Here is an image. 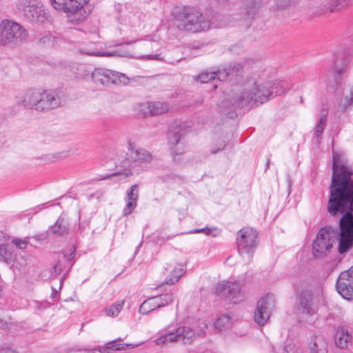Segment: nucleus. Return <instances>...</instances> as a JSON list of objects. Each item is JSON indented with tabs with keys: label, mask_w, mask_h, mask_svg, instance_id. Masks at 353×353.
<instances>
[{
	"label": "nucleus",
	"mask_w": 353,
	"mask_h": 353,
	"mask_svg": "<svg viewBox=\"0 0 353 353\" xmlns=\"http://www.w3.org/2000/svg\"><path fill=\"white\" fill-rule=\"evenodd\" d=\"M349 167L342 164L336 155L333 157V174L330 188L327 211L332 215L343 214L339 221L340 232L330 226L319 230L312 244L316 259L325 256L331 252L338 237L339 252H347L353 247V181Z\"/></svg>",
	"instance_id": "nucleus-1"
},
{
	"label": "nucleus",
	"mask_w": 353,
	"mask_h": 353,
	"mask_svg": "<svg viewBox=\"0 0 353 353\" xmlns=\"http://www.w3.org/2000/svg\"><path fill=\"white\" fill-rule=\"evenodd\" d=\"M277 83H270L259 85L254 79L250 80L244 84L240 92L236 94L233 103L239 107L259 105L269 99L281 94V91L277 89Z\"/></svg>",
	"instance_id": "nucleus-2"
},
{
	"label": "nucleus",
	"mask_w": 353,
	"mask_h": 353,
	"mask_svg": "<svg viewBox=\"0 0 353 353\" xmlns=\"http://www.w3.org/2000/svg\"><path fill=\"white\" fill-rule=\"evenodd\" d=\"M17 103L38 112H45L58 108L61 104V100L54 90L37 88L27 90Z\"/></svg>",
	"instance_id": "nucleus-3"
},
{
	"label": "nucleus",
	"mask_w": 353,
	"mask_h": 353,
	"mask_svg": "<svg viewBox=\"0 0 353 353\" xmlns=\"http://www.w3.org/2000/svg\"><path fill=\"white\" fill-rule=\"evenodd\" d=\"M172 15L174 23L180 30L199 32L210 28V21L194 8L176 6L173 8Z\"/></svg>",
	"instance_id": "nucleus-4"
},
{
	"label": "nucleus",
	"mask_w": 353,
	"mask_h": 353,
	"mask_svg": "<svg viewBox=\"0 0 353 353\" xmlns=\"http://www.w3.org/2000/svg\"><path fill=\"white\" fill-rule=\"evenodd\" d=\"M206 328L207 325L204 322L200 323L197 327L189 325L179 326L175 330H165L155 340V343L158 345L173 342L190 344L196 336L204 335Z\"/></svg>",
	"instance_id": "nucleus-5"
},
{
	"label": "nucleus",
	"mask_w": 353,
	"mask_h": 353,
	"mask_svg": "<svg viewBox=\"0 0 353 353\" xmlns=\"http://www.w3.org/2000/svg\"><path fill=\"white\" fill-rule=\"evenodd\" d=\"M28 33L19 23L4 19L0 23V44L14 48L23 43L27 39Z\"/></svg>",
	"instance_id": "nucleus-6"
},
{
	"label": "nucleus",
	"mask_w": 353,
	"mask_h": 353,
	"mask_svg": "<svg viewBox=\"0 0 353 353\" xmlns=\"http://www.w3.org/2000/svg\"><path fill=\"white\" fill-rule=\"evenodd\" d=\"M18 12L28 20L43 23L50 18L48 11L39 0H17Z\"/></svg>",
	"instance_id": "nucleus-7"
},
{
	"label": "nucleus",
	"mask_w": 353,
	"mask_h": 353,
	"mask_svg": "<svg viewBox=\"0 0 353 353\" xmlns=\"http://www.w3.org/2000/svg\"><path fill=\"white\" fill-rule=\"evenodd\" d=\"M91 79L94 84L105 87L125 85L130 83V78L125 74L103 68H95Z\"/></svg>",
	"instance_id": "nucleus-8"
},
{
	"label": "nucleus",
	"mask_w": 353,
	"mask_h": 353,
	"mask_svg": "<svg viewBox=\"0 0 353 353\" xmlns=\"http://www.w3.org/2000/svg\"><path fill=\"white\" fill-rule=\"evenodd\" d=\"M257 237L256 231L251 228H245L238 232L236 243L239 252L244 257H247L250 262L254 248L256 247Z\"/></svg>",
	"instance_id": "nucleus-9"
},
{
	"label": "nucleus",
	"mask_w": 353,
	"mask_h": 353,
	"mask_svg": "<svg viewBox=\"0 0 353 353\" xmlns=\"http://www.w3.org/2000/svg\"><path fill=\"white\" fill-rule=\"evenodd\" d=\"M242 288L243 283L240 281H223L216 285V291L230 302L237 303L245 299V292Z\"/></svg>",
	"instance_id": "nucleus-10"
},
{
	"label": "nucleus",
	"mask_w": 353,
	"mask_h": 353,
	"mask_svg": "<svg viewBox=\"0 0 353 353\" xmlns=\"http://www.w3.org/2000/svg\"><path fill=\"white\" fill-rule=\"evenodd\" d=\"M243 65L241 63H233L230 64L223 70L218 71H203L198 77V81L202 83H207L211 81H215L217 79L219 81L224 80L227 77L236 75L238 72L242 70Z\"/></svg>",
	"instance_id": "nucleus-11"
},
{
	"label": "nucleus",
	"mask_w": 353,
	"mask_h": 353,
	"mask_svg": "<svg viewBox=\"0 0 353 353\" xmlns=\"http://www.w3.org/2000/svg\"><path fill=\"white\" fill-rule=\"evenodd\" d=\"M275 303V299L272 295H267L258 301L254 319L259 325H263L268 322L276 307Z\"/></svg>",
	"instance_id": "nucleus-12"
},
{
	"label": "nucleus",
	"mask_w": 353,
	"mask_h": 353,
	"mask_svg": "<svg viewBox=\"0 0 353 353\" xmlns=\"http://www.w3.org/2000/svg\"><path fill=\"white\" fill-rule=\"evenodd\" d=\"M336 288L343 298L347 300L353 299V273L350 272V268L340 274Z\"/></svg>",
	"instance_id": "nucleus-13"
},
{
	"label": "nucleus",
	"mask_w": 353,
	"mask_h": 353,
	"mask_svg": "<svg viewBox=\"0 0 353 353\" xmlns=\"http://www.w3.org/2000/svg\"><path fill=\"white\" fill-rule=\"evenodd\" d=\"M90 0H50L57 10L74 13L83 8Z\"/></svg>",
	"instance_id": "nucleus-14"
},
{
	"label": "nucleus",
	"mask_w": 353,
	"mask_h": 353,
	"mask_svg": "<svg viewBox=\"0 0 353 353\" xmlns=\"http://www.w3.org/2000/svg\"><path fill=\"white\" fill-rule=\"evenodd\" d=\"M299 310L307 316H311L315 313V308L313 303V292L312 289L301 288L299 291Z\"/></svg>",
	"instance_id": "nucleus-15"
},
{
	"label": "nucleus",
	"mask_w": 353,
	"mask_h": 353,
	"mask_svg": "<svg viewBox=\"0 0 353 353\" xmlns=\"http://www.w3.org/2000/svg\"><path fill=\"white\" fill-rule=\"evenodd\" d=\"M169 105L165 102H145L139 105V111L143 116L158 115L165 113Z\"/></svg>",
	"instance_id": "nucleus-16"
},
{
	"label": "nucleus",
	"mask_w": 353,
	"mask_h": 353,
	"mask_svg": "<svg viewBox=\"0 0 353 353\" xmlns=\"http://www.w3.org/2000/svg\"><path fill=\"white\" fill-rule=\"evenodd\" d=\"M128 158L131 161H139L140 163H148L152 160V155L150 152L145 149L138 148L133 143H128Z\"/></svg>",
	"instance_id": "nucleus-17"
},
{
	"label": "nucleus",
	"mask_w": 353,
	"mask_h": 353,
	"mask_svg": "<svg viewBox=\"0 0 353 353\" xmlns=\"http://www.w3.org/2000/svg\"><path fill=\"white\" fill-rule=\"evenodd\" d=\"M139 199V190L138 185L137 184L132 185L126 191L125 205L123 209V214L124 216L130 215L135 208L137 206V202Z\"/></svg>",
	"instance_id": "nucleus-18"
},
{
	"label": "nucleus",
	"mask_w": 353,
	"mask_h": 353,
	"mask_svg": "<svg viewBox=\"0 0 353 353\" xmlns=\"http://www.w3.org/2000/svg\"><path fill=\"white\" fill-rule=\"evenodd\" d=\"M307 349L310 353H328V345L321 335H313L307 341Z\"/></svg>",
	"instance_id": "nucleus-19"
},
{
	"label": "nucleus",
	"mask_w": 353,
	"mask_h": 353,
	"mask_svg": "<svg viewBox=\"0 0 353 353\" xmlns=\"http://www.w3.org/2000/svg\"><path fill=\"white\" fill-rule=\"evenodd\" d=\"M183 136L179 130L169 134L168 143L172 155H179L185 152V145L181 141Z\"/></svg>",
	"instance_id": "nucleus-20"
},
{
	"label": "nucleus",
	"mask_w": 353,
	"mask_h": 353,
	"mask_svg": "<svg viewBox=\"0 0 353 353\" xmlns=\"http://www.w3.org/2000/svg\"><path fill=\"white\" fill-rule=\"evenodd\" d=\"M95 56L99 57H112V56H119L123 57L128 58H136L142 60H161V57L160 54H152V55H143L140 57H136L132 54L130 52L128 51H122V50H113L111 52H104L101 53H95L93 54Z\"/></svg>",
	"instance_id": "nucleus-21"
},
{
	"label": "nucleus",
	"mask_w": 353,
	"mask_h": 353,
	"mask_svg": "<svg viewBox=\"0 0 353 353\" xmlns=\"http://www.w3.org/2000/svg\"><path fill=\"white\" fill-rule=\"evenodd\" d=\"M161 302L159 299H155V296H154L143 302L139 307V312L143 314H146L156 308L161 307Z\"/></svg>",
	"instance_id": "nucleus-22"
},
{
	"label": "nucleus",
	"mask_w": 353,
	"mask_h": 353,
	"mask_svg": "<svg viewBox=\"0 0 353 353\" xmlns=\"http://www.w3.org/2000/svg\"><path fill=\"white\" fill-rule=\"evenodd\" d=\"M68 225L63 217H59L57 222L50 228L52 234L58 236L64 235L68 232Z\"/></svg>",
	"instance_id": "nucleus-23"
},
{
	"label": "nucleus",
	"mask_w": 353,
	"mask_h": 353,
	"mask_svg": "<svg viewBox=\"0 0 353 353\" xmlns=\"http://www.w3.org/2000/svg\"><path fill=\"white\" fill-rule=\"evenodd\" d=\"M14 256L13 246L8 244L0 245V261L9 264L12 262Z\"/></svg>",
	"instance_id": "nucleus-24"
},
{
	"label": "nucleus",
	"mask_w": 353,
	"mask_h": 353,
	"mask_svg": "<svg viewBox=\"0 0 353 353\" xmlns=\"http://www.w3.org/2000/svg\"><path fill=\"white\" fill-rule=\"evenodd\" d=\"M121 341H122V339L121 338H119L118 339H116L113 341L109 342L108 343H107L106 347H100L99 352L101 353H107L108 350H109V349L114 350H125V347L130 346L132 347H137L139 346V345H132V344H128V343L115 345L117 342Z\"/></svg>",
	"instance_id": "nucleus-25"
},
{
	"label": "nucleus",
	"mask_w": 353,
	"mask_h": 353,
	"mask_svg": "<svg viewBox=\"0 0 353 353\" xmlns=\"http://www.w3.org/2000/svg\"><path fill=\"white\" fill-rule=\"evenodd\" d=\"M335 340L336 345L341 348H343L347 346V343L350 341V335L347 331L341 329L337 331Z\"/></svg>",
	"instance_id": "nucleus-26"
},
{
	"label": "nucleus",
	"mask_w": 353,
	"mask_h": 353,
	"mask_svg": "<svg viewBox=\"0 0 353 353\" xmlns=\"http://www.w3.org/2000/svg\"><path fill=\"white\" fill-rule=\"evenodd\" d=\"M124 303V300L117 301L112 304L109 307H107L104 312L110 317H116L122 310Z\"/></svg>",
	"instance_id": "nucleus-27"
},
{
	"label": "nucleus",
	"mask_w": 353,
	"mask_h": 353,
	"mask_svg": "<svg viewBox=\"0 0 353 353\" xmlns=\"http://www.w3.org/2000/svg\"><path fill=\"white\" fill-rule=\"evenodd\" d=\"M327 122L326 114H322L319 119L314 128V136L317 141L321 137V135L324 131Z\"/></svg>",
	"instance_id": "nucleus-28"
},
{
	"label": "nucleus",
	"mask_w": 353,
	"mask_h": 353,
	"mask_svg": "<svg viewBox=\"0 0 353 353\" xmlns=\"http://www.w3.org/2000/svg\"><path fill=\"white\" fill-rule=\"evenodd\" d=\"M185 271L182 268H174L165 279V283L168 285H174L179 281L181 276L183 275Z\"/></svg>",
	"instance_id": "nucleus-29"
},
{
	"label": "nucleus",
	"mask_w": 353,
	"mask_h": 353,
	"mask_svg": "<svg viewBox=\"0 0 353 353\" xmlns=\"http://www.w3.org/2000/svg\"><path fill=\"white\" fill-rule=\"evenodd\" d=\"M230 324V318L227 315H223L216 320L214 323V326L218 331H221L223 329L228 327Z\"/></svg>",
	"instance_id": "nucleus-30"
},
{
	"label": "nucleus",
	"mask_w": 353,
	"mask_h": 353,
	"mask_svg": "<svg viewBox=\"0 0 353 353\" xmlns=\"http://www.w3.org/2000/svg\"><path fill=\"white\" fill-rule=\"evenodd\" d=\"M259 8L260 4L257 0H246L245 10L248 14H255Z\"/></svg>",
	"instance_id": "nucleus-31"
},
{
	"label": "nucleus",
	"mask_w": 353,
	"mask_h": 353,
	"mask_svg": "<svg viewBox=\"0 0 353 353\" xmlns=\"http://www.w3.org/2000/svg\"><path fill=\"white\" fill-rule=\"evenodd\" d=\"M11 243L13 245L20 250H25L28 245V241L26 239L13 238Z\"/></svg>",
	"instance_id": "nucleus-32"
},
{
	"label": "nucleus",
	"mask_w": 353,
	"mask_h": 353,
	"mask_svg": "<svg viewBox=\"0 0 353 353\" xmlns=\"http://www.w3.org/2000/svg\"><path fill=\"white\" fill-rule=\"evenodd\" d=\"M155 299H159L162 304L161 307H163L166 305H168L173 301V296L172 294H166L164 295L155 296Z\"/></svg>",
	"instance_id": "nucleus-33"
},
{
	"label": "nucleus",
	"mask_w": 353,
	"mask_h": 353,
	"mask_svg": "<svg viewBox=\"0 0 353 353\" xmlns=\"http://www.w3.org/2000/svg\"><path fill=\"white\" fill-rule=\"evenodd\" d=\"M54 39L50 34H46L40 39L39 43L43 46H48L53 45Z\"/></svg>",
	"instance_id": "nucleus-34"
},
{
	"label": "nucleus",
	"mask_w": 353,
	"mask_h": 353,
	"mask_svg": "<svg viewBox=\"0 0 353 353\" xmlns=\"http://www.w3.org/2000/svg\"><path fill=\"white\" fill-rule=\"evenodd\" d=\"M62 272V267H61V264L59 261L57 262L54 267H53V272L52 274L54 275V276H57V275H59Z\"/></svg>",
	"instance_id": "nucleus-35"
},
{
	"label": "nucleus",
	"mask_w": 353,
	"mask_h": 353,
	"mask_svg": "<svg viewBox=\"0 0 353 353\" xmlns=\"http://www.w3.org/2000/svg\"><path fill=\"white\" fill-rule=\"evenodd\" d=\"M346 72V68L345 67H341L338 68L337 67L334 70V77L337 78L338 77L342 75L343 73Z\"/></svg>",
	"instance_id": "nucleus-36"
},
{
	"label": "nucleus",
	"mask_w": 353,
	"mask_h": 353,
	"mask_svg": "<svg viewBox=\"0 0 353 353\" xmlns=\"http://www.w3.org/2000/svg\"><path fill=\"white\" fill-rule=\"evenodd\" d=\"M212 230L209 228H201V229H197L195 230V232H204L206 234H210L212 233Z\"/></svg>",
	"instance_id": "nucleus-37"
},
{
	"label": "nucleus",
	"mask_w": 353,
	"mask_h": 353,
	"mask_svg": "<svg viewBox=\"0 0 353 353\" xmlns=\"http://www.w3.org/2000/svg\"><path fill=\"white\" fill-rule=\"evenodd\" d=\"M0 353H17V352L10 347L2 348L0 350Z\"/></svg>",
	"instance_id": "nucleus-38"
},
{
	"label": "nucleus",
	"mask_w": 353,
	"mask_h": 353,
	"mask_svg": "<svg viewBox=\"0 0 353 353\" xmlns=\"http://www.w3.org/2000/svg\"><path fill=\"white\" fill-rule=\"evenodd\" d=\"M294 345L292 344H289L285 346L284 352L285 353H290V352L293 350Z\"/></svg>",
	"instance_id": "nucleus-39"
},
{
	"label": "nucleus",
	"mask_w": 353,
	"mask_h": 353,
	"mask_svg": "<svg viewBox=\"0 0 353 353\" xmlns=\"http://www.w3.org/2000/svg\"><path fill=\"white\" fill-rule=\"evenodd\" d=\"M57 294V290H53V291H52V294H51V296H52V298H54V297H55V296H56Z\"/></svg>",
	"instance_id": "nucleus-40"
},
{
	"label": "nucleus",
	"mask_w": 353,
	"mask_h": 353,
	"mask_svg": "<svg viewBox=\"0 0 353 353\" xmlns=\"http://www.w3.org/2000/svg\"><path fill=\"white\" fill-rule=\"evenodd\" d=\"M224 146H225V145H223V146L222 148H219L217 150H214V151H213V152H214V153L217 152V151L222 150V149L224 148Z\"/></svg>",
	"instance_id": "nucleus-41"
},
{
	"label": "nucleus",
	"mask_w": 353,
	"mask_h": 353,
	"mask_svg": "<svg viewBox=\"0 0 353 353\" xmlns=\"http://www.w3.org/2000/svg\"><path fill=\"white\" fill-rule=\"evenodd\" d=\"M134 43V41H131L126 42V44H132Z\"/></svg>",
	"instance_id": "nucleus-42"
},
{
	"label": "nucleus",
	"mask_w": 353,
	"mask_h": 353,
	"mask_svg": "<svg viewBox=\"0 0 353 353\" xmlns=\"http://www.w3.org/2000/svg\"><path fill=\"white\" fill-rule=\"evenodd\" d=\"M132 23L134 25V26H136L137 24V23L134 22V21H132Z\"/></svg>",
	"instance_id": "nucleus-43"
},
{
	"label": "nucleus",
	"mask_w": 353,
	"mask_h": 353,
	"mask_svg": "<svg viewBox=\"0 0 353 353\" xmlns=\"http://www.w3.org/2000/svg\"><path fill=\"white\" fill-rule=\"evenodd\" d=\"M217 88V85H216V84H214V88L215 89V88Z\"/></svg>",
	"instance_id": "nucleus-44"
}]
</instances>
